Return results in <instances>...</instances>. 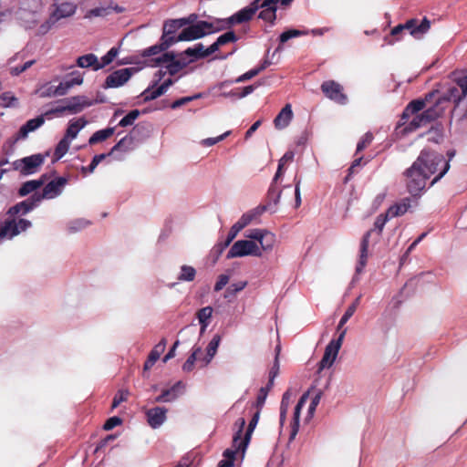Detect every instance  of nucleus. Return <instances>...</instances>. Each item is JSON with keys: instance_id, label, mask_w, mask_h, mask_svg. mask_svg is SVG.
<instances>
[{"instance_id": "f257e3e1", "label": "nucleus", "mask_w": 467, "mask_h": 467, "mask_svg": "<svg viewBox=\"0 0 467 467\" xmlns=\"http://www.w3.org/2000/svg\"><path fill=\"white\" fill-rule=\"evenodd\" d=\"M414 162L421 167L429 177L438 172L437 176L431 181V186L440 181L450 169L449 161H446L441 153L426 149L420 151Z\"/></svg>"}, {"instance_id": "f03ea898", "label": "nucleus", "mask_w": 467, "mask_h": 467, "mask_svg": "<svg viewBox=\"0 0 467 467\" xmlns=\"http://www.w3.org/2000/svg\"><path fill=\"white\" fill-rule=\"evenodd\" d=\"M408 192L414 197L420 196L426 189L427 181L431 178L415 162L404 171Z\"/></svg>"}, {"instance_id": "7ed1b4c3", "label": "nucleus", "mask_w": 467, "mask_h": 467, "mask_svg": "<svg viewBox=\"0 0 467 467\" xmlns=\"http://www.w3.org/2000/svg\"><path fill=\"white\" fill-rule=\"evenodd\" d=\"M260 412L261 409L257 408L256 412L253 415L249 422L248 428L244 437H242V434L246 423L244 418H239L234 423L236 431L233 438V446L237 447V449H241L243 452L245 451L250 442L252 433L258 423Z\"/></svg>"}, {"instance_id": "20e7f679", "label": "nucleus", "mask_w": 467, "mask_h": 467, "mask_svg": "<svg viewBox=\"0 0 467 467\" xmlns=\"http://www.w3.org/2000/svg\"><path fill=\"white\" fill-rule=\"evenodd\" d=\"M259 9L260 5H258V0H254L249 5L242 8L230 17L226 19H216V30H223L225 28L231 27L234 25L248 22L253 18L254 15Z\"/></svg>"}, {"instance_id": "39448f33", "label": "nucleus", "mask_w": 467, "mask_h": 467, "mask_svg": "<svg viewBox=\"0 0 467 467\" xmlns=\"http://www.w3.org/2000/svg\"><path fill=\"white\" fill-rule=\"evenodd\" d=\"M217 24L207 22V21H199L196 24L189 26L182 29V31L177 36V40L181 41H192L195 39L202 38L206 35L213 32H218L216 30Z\"/></svg>"}, {"instance_id": "423d86ee", "label": "nucleus", "mask_w": 467, "mask_h": 467, "mask_svg": "<svg viewBox=\"0 0 467 467\" xmlns=\"http://www.w3.org/2000/svg\"><path fill=\"white\" fill-rule=\"evenodd\" d=\"M47 155L48 152L46 154L37 153L16 160L12 163L13 169L24 176L34 174L43 165Z\"/></svg>"}, {"instance_id": "0eeeda50", "label": "nucleus", "mask_w": 467, "mask_h": 467, "mask_svg": "<svg viewBox=\"0 0 467 467\" xmlns=\"http://www.w3.org/2000/svg\"><path fill=\"white\" fill-rule=\"evenodd\" d=\"M246 255L261 256L262 253L259 245L254 241L238 240L227 253V258L243 257Z\"/></svg>"}, {"instance_id": "6e6552de", "label": "nucleus", "mask_w": 467, "mask_h": 467, "mask_svg": "<svg viewBox=\"0 0 467 467\" xmlns=\"http://www.w3.org/2000/svg\"><path fill=\"white\" fill-rule=\"evenodd\" d=\"M347 330L343 329L337 339H332L326 347L325 353L318 364V370L330 368L338 354V351L342 346Z\"/></svg>"}, {"instance_id": "1a4fd4ad", "label": "nucleus", "mask_w": 467, "mask_h": 467, "mask_svg": "<svg viewBox=\"0 0 467 467\" xmlns=\"http://www.w3.org/2000/svg\"><path fill=\"white\" fill-rule=\"evenodd\" d=\"M83 82L82 74L78 71H73L66 78V79L59 83L57 87H49L47 90L46 96H63L76 85H80Z\"/></svg>"}, {"instance_id": "9d476101", "label": "nucleus", "mask_w": 467, "mask_h": 467, "mask_svg": "<svg viewBox=\"0 0 467 467\" xmlns=\"http://www.w3.org/2000/svg\"><path fill=\"white\" fill-rule=\"evenodd\" d=\"M321 90L327 98L338 104L345 105L348 101V97L343 92V87L334 80L323 82Z\"/></svg>"}, {"instance_id": "9b49d317", "label": "nucleus", "mask_w": 467, "mask_h": 467, "mask_svg": "<svg viewBox=\"0 0 467 467\" xmlns=\"http://www.w3.org/2000/svg\"><path fill=\"white\" fill-rule=\"evenodd\" d=\"M67 181L66 178L58 177L47 183L42 192H36L34 195L35 197H37V199H39V203L44 199H53L62 192V190L64 186L67 184Z\"/></svg>"}, {"instance_id": "f8f14e48", "label": "nucleus", "mask_w": 467, "mask_h": 467, "mask_svg": "<svg viewBox=\"0 0 467 467\" xmlns=\"http://www.w3.org/2000/svg\"><path fill=\"white\" fill-rule=\"evenodd\" d=\"M189 62L182 59H175L172 52H166L161 57L155 58V65L161 66L166 64V68L171 75H175L181 69L187 66Z\"/></svg>"}, {"instance_id": "ddd939ff", "label": "nucleus", "mask_w": 467, "mask_h": 467, "mask_svg": "<svg viewBox=\"0 0 467 467\" xmlns=\"http://www.w3.org/2000/svg\"><path fill=\"white\" fill-rule=\"evenodd\" d=\"M133 68H121L109 74L103 84L104 88H114L123 86L132 76Z\"/></svg>"}, {"instance_id": "4468645a", "label": "nucleus", "mask_w": 467, "mask_h": 467, "mask_svg": "<svg viewBox=\"0 0 467 467\" xmlns=\"http://www.w3.org/2000/svg\"><path fill=\"white\" fill-rule=\"evenodd\" d=\"M185 26H187V21H182L181 18L165 20L163 23L161 40L169 41V39H171L173 40L172 45L180 42L177 40V36H175L174 34Z\"/></svg>"}, {"instance_id": "2eb2a0df", "label": "nucleus", "mask_w": 467, "mask_h": 467, "mask_svg": "<svg viewBox=\"0 0 467 467\" xmlns=\"http://www.w3.org/2000/svg\"><path fill=\"white\" fill-rule=\"evenodd\" d=\"M434 95H435V92H431L425 96L424 99H414V100L410 101L407 105V107L405 108V109L401 115V119H400L401 123L400 124L404 125L406 123V120L411 115L417 114L418 112L422 110L426 106V102L431 101V99H432V97Z\"/></svg>"}, {"instance_id": "dca6fc26", "label": "nucleus", "mask_w": 467, "mask_h": 467, "mask_svg": "<svg viewBox=\"0 0 467 467\" xmlns=\"http://www.w3.org/2000/svg\"><path fill=\"white\" fill-rule=\"evenodd\" d=\"M64 103L67 112L78 114L86 108L94 105L95 101L88 99L86 96H75L66 99Z\"/></svg>"}, {"instance_id": "f3484780", "label": "nucleus", "mask_w": 467, "mask_h": 467, "mask_svg": "<svg viewBox=\"0 0 467 467\" xmlns=\"http://www.w3.org/2000/svg\"><path fill=\"white\" fill-rule=\"evenodd\" d=\"M39 205V199L35 197L34 193L26 200L22 201L16 205L10 207L7 211V214L10 216H16L17 214L25 215L34 210Z\"/></svg>"}, {"instance_id": "a211bd4d", "label": "nucleus", "mask_w": 467, "mask_h": 467, "mask_svg": "<svg viewBox=\"0 0 467 467\" xmlns=\"http://www.w3.org/2000/svg\"><path fill=\"white\" fill-rule=\"evenodd\" d=\"M168 410L164 407H154L146 411L147 422L152 429L161 427L167 419Z\"/></svg>"}, {"instance_id": "6ab92c4d", "label": "nucleus", "mask_w": 467, "mask_h": 467, "mask_svg": "<svg viewBox=\"0 0 467 467\" xmlns=\"http://www.w3.org/2000/svg\"><path fill=\"white\" fill-rule=\"evenodd\" d=\"M279 0H263L258 3L263 10L259 13L258 17L264 21L274 24L276 19L277 4Z\"/></svg>"}, {"instance_id": "aec40b11", "label": "nucleus", "mask_w": 467, "mask_h": 467, "mask_svg": "<svg viewBox=\"0 0 467 467\" xmlns=\"http://www.w3.org/2000/svg\"><path fill=\"white\" fill-rule=\"evenodd\" d=\"M404 29L410 31V34L415 37L425 34L431 26V22L424 17L420 22L418 19H410L403 24Z\"/></svg>"}, {"instance_id": "412c9836", "label": "nucleus", "mask_w": 467, "mask_h": 467, "mask_svg": "<svg viewBox=\"0 0 467 467\" xmlns=\"http://www.w3.org/2000/svg\"><path fill=\"white\" fill-rule=\"evenodd\" d=\"M77 10V5L73 3L64 2L57 5L51 15V20L58 22L62 18L72 16Z\"/></svg>"}, {"instance_id": "4be33fe9", "label": "nucleus", "mask_w": 467, "mask_h": 467, "mask_svg": "<svg viewBox=\"0 0 467 467\" xmlns=\"http://www.w3.org/2000/svg\"><path fill=\"white\" fill-rule=\"evenodd\" d=\"M45 123L44 114L27 120L19 130L16 140L26 139L29 132H33Z\"/></svg>"}, {"instance_id": "5701e85b", "label": "nucleus", "mask_w": 467, "mask_h": 467, "mask_svg": "<svg viewBox=\"0 0 467 467\" xmlns=\"http://www.w3.org/2000/svg\"><path fill=\"white\" fill-rule=\"evenodd\" d=\"M371 234V231L367 232L361 239L360 242V250H359V258L358 261V265L356 266V274L359 275L362 273L364 267L367 265L368 260V248L369 244V237Z\"/></svg>"}, {"instance_id": "b1692460", "label": "nucleus", "mask_w": 467, "mask_h": 467, "mask_svg": "<svg viewBox=\"0 0 467 467\" xmlns=\"http://www.w3.org/2000/svg\"><path fill=\"white\" fill-rule=\"evenodd\" d=\"M268 208V205H259L247 213H244L241 218L235 223L239 225V229L243 230L251 222L261 216Z\"/></svg>"}, {"instance_id": "393cba45", "label": "nucleus", "mask_w": 467, "mask_h": 467, "mask_svg": "<svg viewBox=\"0 0 467 467\" xmlns=\"http://www.w3.org/2000/svg\"><path fill=\"white\" fill-rule=\"evenodd\" d=\"M308 399V393H304L299 400L297 401V404L296 405L294 416H293V422L291 425V432H290V440H293L296 435L298 432L299 430V421H300V412L301 410L304 408L306 402Z\"/></svg>"}, {"instance_id": "a878e982", "label": "nucleus", "mask_w": 467, "mask_h": 467, "mask_svg": "<svg viewBox=\"0 0 467 467\" xmlns=\"http://www.w3.org/2000/svg\"><path fill=\"white\" fill-rule=\"evenodd\" d=\"M293 119V111L290 104H286L274 119L275 127L277 130L286 128Z\"/></svg>"}, {"instance_id": "bb28decb", "label": "nucleus", "mask_w": 467, "mask_h": 467, "mask_svg": "<svg viewBox=\"0 0 467 467\" xmlns=\"http://www.w3.org/2000/svg\"><path fill=\"white\" fill-rule=\"evenodd\" d=\"M447 109V105L439 98L435 101L434 105L429 107L423 111L424 117L427 121L431 122L440 118Z\"/></svg>"}, {"instance_id": "cd10ccee", "label": "nucleus", "mask_w": 467, "mask_h": 467, "mask_svg": "<svg viewBox=\"0 0 467 467\" xmlns=\"http://www.w3.org/2000/svg\"><path fill=\"white\" fill-rule=\"evenodd\" d=\"M182 386V382L178 381L170 389H163L161 393L154 399V402L163 403L175 400L179 394L178 389Z\"/></svg>"}, {"instance_id": "c85d7f7f", "label": "nucleus", "mask_w": 467, "mask_h": 467, "mask_svg": "<svg viewBox=\"0 0 467 467\" xmlns=\"http://www.w3.org/2000/svg\"><path fill=\"white\" fill-rule=\"evenodd\" d=\"M167 341L162 338L150 352L147 360L144 363V369H150L160 358L161 354L165 350Z\"/></svg>"}, {"instance_id": "c756f323", "label": "nucleus", "mask_w": 467, "mask_h": 467, "mask_svg": "<svg viewBox=\"0 0 467 467\" xmlns=\"http://www.w3.org/2000/svg\"><path fill=\"white\" fill-rule=\"evenodd\" d=\"M88 124V121L84 118H79L78 119H72L68 122V126L67 128L65 138H67L69 140H74L78 132Z\"/></svg>"}, {"instance_id": "7c9ffc66", "label": "nucleus", "mask_w": 467, "mask_h": 467, "mask_svg": "<svg viewBox=\"0 0 467 467\" xmlns=\"http://www.w3.org/2000/svg\"><path fill=\"white\" fill-rule=\"evenodd\" d=\"M464 97L465 95H462V91L457 86H451L447 88L440 99L448 106L449 102H453L458 105Z\"/></svg>"}, {"instance_id": "2f4dec72", "label": "nucleus", "mask_w": 467, "mask_h": 467, "mask_svg": "<svg viewBox=\"0 0 467 467\" xmlns=\"http://www.w3.org/2000/svg\"><path fill=\"white\" fill-rule=\"evenodd\" d=\"M411 206V200L410 198H404L401 200L400 202L395 203L394 205H391L388 210L387 213L390 218H394L397 216H401L405 213L408 212V210Z\"/></svg>"}, {"instance_id": "473e14b6", "label": "nucleus", "mask_w": 467, "mask_h": 467, "mask_svg": "<svg viewBox=\"0 0 467 467\" xmlns=\"http://www.w3.org/2000/svg\"><path fill=\"white\" fill-rule=\"evenodd\" d=\"M46 182V176H42L39 180H31L24 182L18 190V194L21 197L26 196L31 192H36V190L40 188Z\"/></svg>"}, {"instance_id": "72a5a7b5", "label": "nucleus", "mask_w": 467, "mask_h": 467, "mask_svg": "<svg viewBox=\"0 0 467 467\" xmlns=\"http://www.w3.org/2000/svg\"><path fill=\"white\" fill-rule=\"evenodd\" d=\"M77 65L82 68L92 67L93 70L98 71L100 68H97L98 65H99V61L96 55L89 53L83 56H80L77 59Z\"/></svg>"}, {"instance_id": "f704fd0d", "label": "nucleus", "mask_w": 467, "mask_h": 467, "mask_svg": "<svg viewBox=\"0 0 467 467\" xmlns=\"http://www.w3.org/2000/svg\"><path fill=\"white\" fill-rule=\"evenodd\" d=\"M171 39L167 40H161L159 44L153 45L148 48H145L141 51L142 57H150L157 54H160L162 51L167 50L171 46H172Z\"/></svg>"}, {"instance_id": "c9c22d12", "label": "nucleus", "mask_w": 467, "mask_h": 467, "mask_svg": "<svg viewBox=\"0 0 467 467\" xmlns=\"http://www.w3.org/2000/svg\"><path fill=\"white\" fill-rule=\"evenodd\" d=\"M18 234V230L16 226V220H6L0 227V239L8 238L12 239Z\"/></svg>"}, {"instance_id": "e433bc0d", "label": "nucleus", "mask_w": 467, "mask_h": 467, "mask_svg": "<svg viewBox=\"0 0 467 467\" xmlns=\"http://www.w3.org/2000/svg\"><path fill=\"white\" fill-rule=\"evenodd\" d=\"M115 132V128L109 127L104 130H99L94 132L91 137L88 139V143L90 145L97 144L99 142H102L111 137Z\"/></svg>"}, {"instance_id": "4c0bfd02", "label": "nucleus", "mask_w": 467, "mask_h": 467, "mask_svg": "<svg viewBox=\"0 0 467 467\" xmlns=\"http://www.w3.org/2000/svg\"><path fill=\"white\" fill-rule=\"evenodd\" d=\"M430 122L427 121V119L424 117L422 112L421 114H417L413 117L410 123L404 128V131L412 132L420 127L426 126Z\"/></svg>"}, {"instance_id": "58836bf2", "label": "nucleus", "mask_w": 467, "mask_h": 467, "mask_svg": "<svg viewBox=\"0 0 467 467\" xmlns=\"http://www.w3.org/2000/svg\"><path fill=\"white\" fill-rule=\"evenodd\" d=\"M17 106L18 99L11 91H6L0 95L1 108H16Z\"/></svg>"}, {"instance_id": "ea45409f", "label": "nucleus", "mask_w": 467, "mask_h": 467, "mask_svg": "<svg viewBox=\"0 0 467 467\" xmlns=\"http://www.w3.org/2000/svg\"><path fill=\"white\" fill-rule=\"evenodd\" d=\"M71 140L67 138L63 137L59 142L57 144L54 157L56 161L60 160L69 150Z\"/></svg>"}, {"instance_id": "a19ab883", "label": "nucleus", "mask_w": 467, "mask_h": 467, "mask_svg": "<svg viewBox=\"0 0 467 467\" xmlns=\"http://www.w3.org/2000/svg\"><path fill=\"white\" fill-rule=\"evenodd\" d=\"M221 339H222L221 336L216 334L213 336L212 340L209 342L207 348H206V351H207V357H206V361H205L206 364H208L213 359L214 355L216 354L217 348L221 342Z\"/></svg>"}, {"instance_id": "79ce46f5", "label": "nucleus", "mask_w": 467, "mask_h": 467, "mask_svg": "<svg viewBox=\"0 0 467 467\" xmlns=\"http://www.w3.org/2000/svg\"><path fill=\"white\" fill-rule=\"evenodd\" d=\"M275 241V234L265 230V233L263 234L262 238L258 242L260 244V246H259L260 250L261 249H263L265 251L271 250L274 246Z\"/></svg>"}, {"instance_id": "37998d69", "label": "nucleus", "mask_w": 467, "mask_h": 467, "mask_svg": "<svg viewBox=\"0 0 467 467\" xmlns=\"http://www.w3.org/2000/svg\"><path fill=\"white\" fill-rule=\"evenodd\" d=\"M203 45L202 43L195 44L192 47H188L183 54L192 57L188 62H193L196 59L202 58Z\"/></svg>"}, {"instance_id": "c03bdc74", "label": "nucleus", "mask_w": 467, "mask_h": 467, "mask_svg": "<svg viewBox=\"0 0 467 467\" xmlns=\"http://www.w3.org/2000/svg\"><path fill=\"white\" fill-rule=\"evenodd\" d=\"M201 351H202V348L200 347L194 346L192 348V354L188 357V358L186 359V361L182 365L183 371L190 372V371L192 370L194 363H195V361L197 359V356H198V354L201 353Z\"/></svg>"}, {"instance_id": "a18cd8bd", "label": "nucleus", "mask_w": 467, "mask_h": 467, "mask_svg": "<svg viewBox=\"0 0 467 467\" xmlns=\"http://www.w3.org/2000/svg\"><path fill=\"white\" fill-rule=\"evenodd\" d=\"M307 34H308V31L298 30V29H289V30L283 32L279 36V41H280V44L282 45V44H285V42H287L291 38L306 36Z\"/></svg>"}, {"instance_id": "49530a36", "label": "nucleus", "mask_w": 467, "mask_h": 467, "mask_svg": "<svg viewBox=\"0 0 467 467\" xmlns=\"http://www.w3.org/2000/svg\"><path fill=\"white\" fill-rule=\"evenodd\" d=\"M195 275L196 270L192 266L184 265L181 267V274L178 276V280L191 282L194 279Z\"/></svg>"}, {"instance_id": "de8ad7c7", "label": "nucleus", "mask_w": 467, "mask_h": 467, "mask_svg": "<svg viewBox=\"0 0 467 467\" xmlns=\"http://www.w3.org/2000/svg\"><path fill=\"white\" fill-rule=\"evenodd\" d=\"M157 86V82H155L151 87L146 88L142 93L141 97H143L144 101H150L159 98L163 95L162 92H160V88Z\"/></svg>"}, {"instance_id": "09e8293b", "label": "nucleus", "mask_w": 467, "mask_h": 467, "mask_svg": "<svg viewBox=\"0 0 467 467\" xmlns=\"http://www.w3.org/2000/svg\"><path fill=\"white\" fill-rule=\"evenodd\" d=\"M119 54V49L117 47H111L102 57L99 65H98L97 68H103L106 66L109 65L114 58Z\"/></svg>"}, {"instance_id": "8fccbe9b", "label": "nucleus", "mask_w": 467, "mask_h": 467, "mask_svg": "<svg viewBox=\"0 0 467 467\" xmlns=\"http://www.w3.org/2000/svg\"><path fill=\"white\" fill-rule=\"evenodd\" d=\"M274 385H270V381L266 384L265 387H262L259 389V393L256 398L255 406L256 408L262 409L265 405V400L267 398L268 392L272 389Z\"/></svg>"}, {"instance_id": "3c124183", "label": "nucleus", "mask_w": 467, "mask_h": 467, "mask_svg": "<svg viewBox=\"0 0 467 467\" xmlns=\"http://www.w3.org/2000/svg\"><path fill=\"white\" fill-rule=\"evenodd\" d=\"M109 156L108 154H105V153H101V154H97L93 157L90 164L88 166V167H82V172L83 173H92L96 167L107 157Z\"/></svg>"}, {"instance_id": "603ef678", "label": "nucleus", "mask_w": 467, "mask_h": 467, "mask_svg": "<svg viewBox=\"0 0 467 467\" xmlns=\"http://www.w3.org/2000/svg\"><path fill=\"white\" fill-rule=\"evenodd\" d=\"M140 114V112L139 109H133V110L130 111L125 117H123L119 120V126L127 127V126L132 125L134 123V121L138 119Z\"/></svg>"}, {"instance_id": "864d4df0", "label": "nucleus", "mask_w": 467, "mask_h": 467, "mask_svg": "<svg viewBox=\"0 0 467 467\" xmlns=\"http://www.w3.org/2000/svg\"><path fill=\"white\" fill-rule=\"evenodd\" d=\"M374 136L370 131L366 132L357 144L356 154L365 150L373 141Z\"/></svg>"}, {"instance_id": "5fc2aeb1", "label": "nucleus", "mask_w": 467, "mask_h": 467, "mask_svg": "<svg viewBox=\"0 0 467 467\" xmlns=\"http://www.w3.org/2000/svg\"><path fill=\"white\" fill-rule=\"evenodd\" d=\"M111 13L109 7H96L93 9L88 10L85 17L86 18H92V17H104L109 16Z\"/></svg>"}, {"instance_id": "6e6d98bb", "label": "nucleus", "mask_w": 467, "mask_h": 467, "mask_svg": "<svg viewBox=\"0 0 467 467\" xmlns=\"http://www.w3.org/2000/svg\"><path fill=\"white\" fill-rule=\"evenodd\" d=\"M281 193L282 191L276 187V184L271 183L267 192L269 202L276 205L280 201Z\"/></svg>"}, {"instance_id": "4d7b16f0", "label": "nucleus", "mask_w": 467, "mask_h": 467, "mask_svg": "<svg viewBox=\"0 0 467 467\" xmlns=\"http://www.w3.org/2000/svg\"><path fill=\"white\" fill-rule=\"evenodd\" d=\"M404 26H403V24L402 25H398L397 26H395L391 32H390V36H385L384 40L385 42L388 44V45H393L395 40L393 39V37H397V40H399L400 38V36L402 35V33L404 32Z\"/></svg>"}, {"instance_id": "13d9d810", "label": "nucleus", "mask_w": 467, "mask_h": 467, "mask_svg": "<svg viewBox=\"0 0 467 467\" xmlns=\"http://www.w3.org/2000/svg\"><path fill=\"white\" fill-rule=\"evenodd\" d=\"M89 224V222L85 219H76L68 223V231L70 233H76L86 228Z\"/></svg>"}, {"instance_id": "bf43d9fd", "label": "nucleus", "mask_w": 467, "mask_h": 467, "mask_svg": "<svg viewBox=\"0 0 467 467\" xmlns=\"http://www.w3.org/2000/svg\"><path fill=\"white\" fill-rule=\"evenodd\" d=\"M213 311V310L212 306H205L198 310L197 318L199 320V323L209 324V320L212 317Z\"/></svg>"}, {"instance_id": "052dcab7", "label": "nucleus", "mask_w": 467, "mask_h": 467, "mask_svg": "<svg viewBox=\"0 0 467 467\" xmlns=\"http://www.w3.org/2000/svg\"><path fill=\"white\" fill-rule=\"evenodd\" d=\"M237 39L238 38L234 31H228V32L224 33L223 35H221L216 39V43L218 44L219 47H222L230 42H236Z\"/></svg>"}, {"instance_id": "680f3d73", "label": "nucleus", "mask_w": 467, "mask_h": 467, "mask_svg": "<svg viewBox=\"0 0 467 467\" xmlns=\"http://www.w3.org/2000/svg\"><path fill=\"white\" fill-rule=\"evenodd\" d=\"M129 391L120 389L119 390L113 398L111 409H116L121 402L125 401L128 398Z\"/></svg>"}, {"instance_id": "e2e57ef3", "label": "nucleus", "mask_w": 467, "mask_h": 467, "mask_svg": "<svg viewBox=\"0 0 467 467\" xmlns=\"http://www.w3.org/2000/svg\"><path fill=\"white\" fill-rule=\"evenodd\" d=\"M389 219H391V218L388 215V213H384V214H383V213H381V214H379V215L376 218V221H375V223H374V227H375V229H376V230H378V231H379V234H381V232L383 231V228H384V226H385L386 223H387Z\"/></svg>"}, {"instance_id": "0e129e2a", "label": "nucleus", "mask_w": 467, "mask_h": 467, "mask_svg": "<svg viewBox=\"0 0 467 467\" xmlns=\"http://www.w3.org/2000/svg\"><path fill=\"white\" fill-rule=\"evenodd\" d=\"M354 313L355 305H349L337 325V330H340L342 328V327L348 321V319L354 315Z\"/></svg>"}, {"instance_id": "69168bd1", "label": "nucleus", "mask_w": 467, "mask_h": 467, "mask_svg": "<svg viewBox=\"0 0 467 467\" xmlns=\"http://www.w3.org/2000/svg\"><path fill=\"white\" fill-rule=\"evenodd\" d=\"M230 133H231V131H226L218 137L204 139L202 140V145H203L205 147H211V146L222 141L223 140H224L227 136L230 135Z\"/></svg>"}, {"instance_id": "338daca9", "label": "nucleus", "mask_w": 467, "mask_h": 467, "mask_svg": "<svg viewBox=\"0 0 467 467\" xmlns=\"http://www.w3.org/2000/svg\"><path fill=\"white\" fill-rule=\"evenodd\" d=\"M247 285L246 281H240L237 283L231 284L227 288V293L231 296L236 295L238 292L242 291Z\"/></svg>"}, {"instance_id": "774afa93", "label": "nucleus", "mask_w": 467, "mask_h": 467, "mask_svg": "<svg viewBox=\"0 0 467 467\" xmlns=\"http://www.w3.org/2000/svg\"><path fill=\"white\" fill-rule=\"evenodd\" d=\"M456 86L461 89L462 95H467V73L456 78Z\"/></svg>"}]
</instances>
